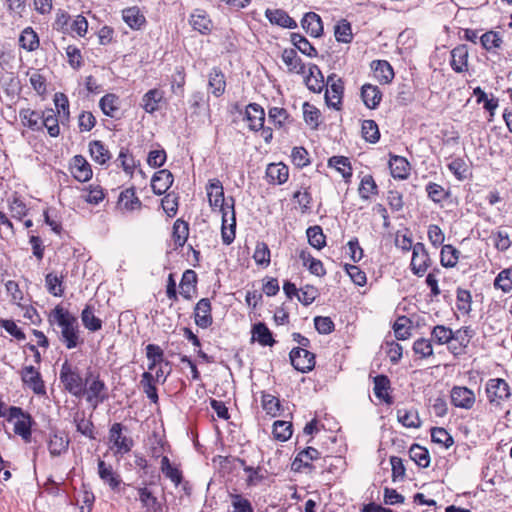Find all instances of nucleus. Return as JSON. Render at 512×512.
I'll use <instances>...</instances> for the list:
<instances>
[{
    "instance_id": "13",
    "label": "nucleus",
    "mask_w": 512,
    "mask_h": 512,
    "mask_svg": "<svg viewBox=\"0 0 512 512\" xmlns=\"http://www.w3.org/2000/svg\"><path fill=\"white\" fill-rule=\"evenodd\" d=\"M194 320L195 324L202 329H206L212 325L213 317L210 299L202 298L196 303L194 308Z\"/></svg>"
},
{
    "instance_id": "17",
    "label": "nucleus",
    "mask_w": 512,
    "mask_h": 512,
    "mask_svg": "<svg viewBox=\"0 0 512 512\" xmlns=\"http://www.w3.org/2000/svg\"><path fill=\"white\" fill-rule=\"evenodd\" d=\"M245 120L252 131L263 129L265 122L264 109L257 103H250L245 110Z\"/></svg>"
},
{
    "instance_id": "16",
    "label": "nucleus",
    "mask_w": 512,
    "mask_h": 512,
    "mask_svg": "<svg viewBox=\"0 0 512 512\" xmlns=\"http://www.w3.org/2000/svg\"><path fill=\"white\" fill-rule=\"evenodd\" d=\"M134 490L136 491L135 498L140 501L141 507L145 510V512L161 511V503L149 488L146 486L135 487Z\"/></svg>"
},
{
    "instance_id": "64",
    "label": "nucleus",
    "mask_w": 512,
    "mask_h": 512,
    "mask_svg": "<svg viewBox=\"0 0 512 512\" xmlns=\"http://www.w3.org/2000/svg\"><path fill=\"white\" fill-rule=\"evenodd\" d=\"M230 498L233 512H254V508L250 500L241 494H231Z\"/></svg>"
},
{
    "instance_id": "38",
    "label": "nucleus",
    "mask_w": 512,
    "mask_h": 512,
    "mask_svg": "<svg viewBox=\"0 0 512 512\" xmlns=\"http://www.w3.org/2000/svg\"><path fill=\"white\" fill-rule=\"evenodd\" d=\"M41 116L42 113L32 110L30 108H23L19 111V117L22 124L33 131L42 130Z\"/></svg>"
},
{
    "instance_id": "37",
    "label": "nucleus",
    "mask_w": 512,
    "mask_h": 512,
    "mask_svg": "<svg viewBox=\"0 0 512 512\" xmlns=\"http://www.w3.org/2000/svg\"><path fill=\"white\" fill-rule=\"evenodd\" d=\"M122 19L131 29L134 30L140 29L146 23L145 16L136 6L123 9Z\"/></svg>"
},
{
    "instance_id": "56",
    "label": "nucleus",
    "mask_w": 512,
    "mask_h": 512,
    "mask_svg": "<svg viewBox=\"0 0 512 512\" xmlns=\"http://www.w3.org/2000/svg\"><path fill=\"white\" fill-rule=\"evenodd\" d=\"M76 429L79 433L89 439H95V428L91 420L86 419L84 413H77L74 417Z\"/></svg>"
},
{
    "instance_id": "6",
    "label": "nucleus",
    "mask_w": 512,
    "mask_h": 512,
    "mask_svg": "<svg viewBox=\"0 0 512 512\" xmlns=\"http://www.w3.org/2000/svg\"><path fill=\"white\" fill-rule=\"evenodd\" d=\"M485 390L489 403L495 407H500L511 396L509 384L502 378L489 379Z\"/></svg>"
},
{
    "instance_id": "1",
    "label": "nucleus",
    "mask_w": 512,
    "mask_h": 512,
    "mask_svg": "<svg viewBox=\"0 0 512 512\" xmlns=\"http://www.w3.org/2000/svg\"><path fill=\"white\" fill-rule=\"evenodd\" d=\"M209 205L213 210L219 209L222 214L221 237L225 245H230L235 239L236 218L234 200L229 203L224 198L223 185L219 179H211L206 187Z\"/></svg>"
},
{
    "instance_id": "62",
    "label": "nucleus",
    "mask_w": 512,
    "mask_h": 512,
    "mask_svg": "<svg viewBox=\"0 0 512 512\" xmlns=\"http://www.w3.org/2000/svg\"><path fill=\"white\" fill-rule=\"evenodd\" d=\"M291 40L293 45L304 55L309 57L317 56V50L304 36L300 34H293Z\"/></svg>"
},
{
    "instance_id": "34",
    "label": "nucleus",
    "mask_w": 512,
    "mask_h": 512,
    "mask_svg": "<svg viewBox=\"0 0 512 512\" xmlns=\"http://www.w3.org/2000/svg\"><path fill=\"white\" fill-rule=\"evenodd\" d=\"M89 153L92 160L99 165H105L111 159V153L100 140H92L89 143Z\"/></svg>"
},
{
    "instance_id": "46",
    "label": "nucleus",
    "mask_w": 512,
    "mask_h": 512,
    "mask_svg": "<svg viewBox=\"0 0 512 512\" xmlns=\"http://www.w3.org/2000/svg\"><path fill=\"white\" fill-rule=\"evenodd\" d=\"M42 128L47 129L48 134L51 137H57L60 134L59 120L53 109H47L42 112L41 116Z\"/></svg>"
},
{
    "instance_id": "14",
    "label": "nucleus",
    "mask_w": 512,
    "mask_h": 512,
    "mask_svg": "<svg viewBox=\"0 0 512 512\" xmlns=\"http://www.w3.org/2000/svg\"><path fill=\"white\" fill-rule=\"evenodd\" d=\"M70 172L72 176L79 182H87L93 176L91 165L82 155H75L71 159Z\"/></svg>"
},
{
    "instance_id": "23",
    "label": "nucleus",
    "mask_w": 512,
    "mask_h": 512,
    "mask_svg": "<svg viewBox=\"0 0 512 512\" xmlns=\"http://www.w3.org/2000/svg\"><path fill=\"white\" fill-rule=\"evenodd\" d=\"M450 65L457 73L468 70V48L466 45L461 44L452 49Z\"/></svg>"
},
{
    "instance_id": "45",
    "label": "nucleus",
    "mask_w": 512,
    "mask_h": 512,
    "mask_svg": "<svg viewBox=\"0 0 512 512\" xmlns=\"http://www.w3.org/2000/svg\"><path fill=\"white\" fill-rule=\"evenodd\" d=\"M161 472L166 478H168L175 486H178L183 479L182 471L173 466L170 459L167 456L161 458Z\"/></svg>"
},
{
    "instance_id": "48",
    "label": "nucleus",
    "mask_w": 512,
    "mask_h": 512,
    "mask_svg": "<svg viewBox=\"0 0 512 512\" xmlns=\"http://www.w3.org/2000/svg\"><path fill=\"white\" fill-rule=\"evenodd\" d=\"M328 166L336 169L346 181L352 177V166L349 158L345 156L331 157L328 160Z\"/></svg>"
},
{
    "instance_id": "7",
    "label": "nucleus",
    "mask_w": 512,
    "mask_h": 512,
    "mask_svg": "<svg viewBox=\"0 0 512 512\" xmlns=\"http://www.w3.org/2000/svg\"><path fill=\"white\" fill-rule=\"evenodd\" d=\"M325 101L328 107L340 110L344 94V82L342 78L332 73L326 81Z\"/></svg>"
},
{
    "instance_id": "35",
    "label": "nucleus",
    "mask_w": 512,
    "mask_h": 512,
    "mask_svg": "<svg viewBox=\"0 0 512 512\" xmlns=\"http://www.w3.org/2000/svg\"><path fill=\"white\" fill-rule=\"evenodd\" d=\"M390 380L386 375H377L374 378V395L385 402L386 404H392L393 399L389 394Z\"/></svg>"
},
{
    "instance_id": "5",
    "label": "nucleus",
    "mask_w": 512,
    "mask_h": 512,
    "mask_svg": "<svg viewBox=\"0 0 512 512\" xmlns=\"http://www.w3.org/2000/svg\"><path fill=\"white\" fill-rule=\"evenodd\" d=\"M8 421L14 422V433L22 438L25 443H30L32 440V417L23 412L20 407L12 406L8 410Z\"/></svg>"
},
{
    "instance_id": "10",
    "label": "nucleus",
    "mask_w": 512,
    "mask_h": 512,
    "mask_svg": "<svg viewBox=\"0 0 512 512\" xmlns=\"http://www.w3.org/2000/svg\"><path fill=\"white\" fill-rule=\"evenodd\" d=\"M450 400L453 406L464 410L474 407L476 396L473 390L465 386H454L450 391Z\"/></svg>"
},
{
    "instance_id": "3",
    "label": "nucleus",
    "mask_w": 512,
    "mask_h": 512,
    "mask_svg": "<svg viewBox=\"0 0 512 512\" xmlns=\"http://www.w3.org/2000/svg\"><path fill=\"white\" fill-rule=\"evenodd\" d=\"M107 386L100 378L99 373L87 372L84 383V394L87 403L93 409H96L100 404L108 399Z\"/></svg>"
},
{
    "instance_id": "36",
    "label": "nucleus",
    "mask_w": 512,
    "mask_h": 512,
    "mask_svg": "<svg viewBox=\"0 0 512 512\" xmlns=\"http://www.w3.org/2000/svg\"><path fill=\"white\" fill-rule=\"evenodd\" d=\"M18 43L22 49L28 52L35 51L40 46L39 36L32 27H26L22 30Z\"/></svg>"
},
{
    "instance_id": "28",
    "label": "nucleus",
    "mask_w": 512,
    "mask_h": 512,
    "mask_svg": "<svg viewBox=\"0 0 512 512\" xmlns=\"http://www.w3.org/2000/svg\"><path fill=\"white\" fill-rule=\"evenodd\" d=\"M289 169L283 163H271L266 169V178L271 184H283L288 180Z\"/></svg>"
},
{
    "instance_id": "31",
    "label": "nucleus",
    "mask_w": 512,
    "mask_h": 512,
    "mask_svg": "<svg viewBox=\"0 0 512 512\" xmlns=\"http://www.w3.org/2000/svg\"><path fill=\"white\" fill-rule=\"evenodd\" d=\"M208 88L215 97L224 94L226 80L224 73L219 68H213L208 75Z\"/></svg>"
},
{
    "instance_id": "19",
    "label": "nucleus",
    "mask_w": 512,
    "mask_h": 512,
    "mask_svg": "<svg viewBox=\"0 0 512 512\" xmlns=\"http://www.w3.org/2000/svg\"><path fill=\"white\" fill-rule=\"evenodd\" d=\"M68 436L61 431H53L49 434L47 445L52 457L60 456L65 453L69 447Z\"/></svg>"
},
{
    "instance_id": "20",
    "label": "nucleus",
    "mask_w": 512,
    "mask_h": 512,
    "mask_svg": "<svg viewBox=\"0 0 512 512\" xmlns=\"http://www.w3.org/2000/svg\"><path fill=\"white\" fill-rule=\"evenodd\" d=\"M141 207L142 202L137 197L134 187L127 188L119 194L117 208L121 211L132 212L141 209Z\"/></svg>"
},
{
    "instance_id": "39",
    "label": "nucleus",
    "mask_w": 512,
    "mask_h": 512,
    "mask_svg": "<svg viewBox=\"0 0 512 512\" xmlns=\"http://www.w3.org/2000/svg\"><path fill=\"white\" fill-rule=\"evenodd\" d=\"M320 457V452L313 448L307 447L303 451L299 452L295 457L292 468L295 471H300L303 467H309L310 462L313 460H317Z\"/></svg>"
},
{
    "instance_id": "51",
    "label": "nucleus",
    "mask_w": 512,
    "mask_h": 512,
    "mask_svg": "<svg viewBox=\"0 0 512 512\" xmlns=\"http://www.w3.org/2000/svg\"><path fill=\"white\" fill-rule=\"evenodd\" d=\"M397 419L406 428H419L421 426L420 417L415 409H398Z\"/></svg>"
},
{
    "instance_id": "2",
    "label": "nucleus",
    "mask_w": 512,
    "mask_h": 512,
    "mask_svg": "<svg viewBox=\"0 0 512 512\" xmlns=\"http://www.w3.org/2000/svg\"><path fill=\"white\" fill-rule=\"evenodd\" d=\"M48 322L59 328V340L67 349H74L84 343L78 318L62 305H56L50 311Z\"/></svg>"
},
{
    "instance_id": "47",
    "label": "nucleus",
    "mask_w": 512,
    "mask_h": 512,
    "mask_svg": "<svg viewBox=\"0 0 512 512\" xmlns=\"http://www.w3.org/2000/svg\"><path fill=\"white\" fill-rule=\"evenodd\" d=\"M460 251L453 245H443L440 252V263L445 268H453L457 265Z\"/></svg>"
},
{
    "instance_id": "43",
    "label": "nucleus",
    "mask_w": 512,
    "mask_h": 512,
    "mask_svg": "<svg viewBox=\"0 0 512 512\" xmlns=\"http://www.w3.org/2000/svg\"><path fill=\"white\" fill-rule=\"evenodd\" d=\"M197 274L194 270H186L180 282V294L187 300L191 299L192 292L196 288Z\"/></svg>"
},
{
    "instance_id": "44",
    "label": "nucleus",
    "mask_w": 512,
    "mask_h": 512,
    "mask_svg": "<svg viewBox=\"0 0 512 512\" xmlns=\"http://www.w3.org/2000/svg\"><path fill=\"white\" fill-rule=\"evenodd\" d=\"M81 321L83 326L90 332H96L102 328V320L95 316L94 308L91 305H86L82 310Z\"/></svg>"
},
{
    "instance_id": "40",
    "label": "nucleus",
    "mask_w": 512,
    "mask_h": 512,
    "mask_svg": "<svg viewBox=\"0 0 512 512\" xmlns=\"http://www.w3.org/2000/svg\"><path fill=\"white\" fill-rule=\"evenodd\" d=\"M99 107L104 115L115 118L120 109V98L116 94L108 93L100 99Z\"/></svg>"
},
{
    "instance_id": "54",
    "label": "nucleus",
    "mask_w": 512,
    "mask_h": 512,
    "mask_svg": "<svg viewBox=\"0 0 512 512\" xmlns=\"http://www.w3.org/2000/svg\"><path fill=\"white\" fill-rule=\"evenodd\" d=\"M45 286L47 291L55 297H62L64 294L63 276L48 273L45 276Z\"/></svg>"
},
{
    "instance_id": "53",
    "label": "nucleus",
    "mask_w": 512,
    "mask_h": 512,
    "mask_svg": "<svg viewBox=\"0 0 512 512\" xmlns=\"http://www.w3.org/2000/svg\"><path fill=\"white\" fill-rule=\"evenodd\" d=\"M261 406L263 410L271 417L279 415L281 410L280 400L264 391L261 392Z\"/></svg>"
},
{
    "instance_id": "52",
    "label": "nucleus",
    "mask_w": 512,
    "mask_h": 512,
    "mask_svg": "<svg viewBox=\"0 0 512 512\" xmlns=\"http://www.w3.org/2000/svg\"><path fill=\"white\" fill-rule=\"evenodd\" d=\"M308 243L315 249L320 250L326 246V236L319 225L310 226L306 230Z\"/></svg>"
},
{
    "instance_id": "25",
    "label": "nucleus",
    "mask_w": 512,
    "mask_h": 512,
    "mask_svg": "<svg viewBox=\"0 0 512 512\" xmlns=\"http://www.w3.org/2000/svg\"><path fill=\"white\" fill-rule=\"evenodd\" d=\"M282 61L287 66L289 73L304 74L305 64L299 57L295 49H284L282 52Z\"/></svg>"
},
{
    "instance_id": "30",
    "label": "nucleus",
    "mask_w": 512,
    "mask_h": 512,
    "mask_svg": "<svg viewBox=\"0 0 512 512\" xmlns=\"http://www.w3.org/2000/svg\"><path fill=\"white\" fill-rule=\"evenodd\" d=\"M266 18L275 25L283 28L293 29L297 27V23L282 9H267L265 11Z\"/></svg>"
},
{
    "instance_id": "41",
    "label": "nucleus",
    "mask_w": 512,
    "mask_h": 512,
    "mask_svg": "<svg viewBox=\"0 0 512 512\" xmlns=\"http://www.w3.org/2000/svg\"><path fill=\"white\" fill-rule=\"evenodd\" d=\"M480 42L487 52L497 54L502 47L503 39L498 32L488 31L480 37Z\"/></svg>"
},
{
    "instance_id": "8",
    "label": "nucleus",
    "mask_w": 512,
    "mask_h": 512,
    "mask_svg": "<svg viewBox=\"0 0 512 512\" xmlns=\"http://www.w3.org/2000/svg\"><path fill=\"white\" fill-rule=\"evenodd\" d=\"M431 264L432 260L425 245L421 242L414 244L410 262V269L412 273L418 277H422L425 275Z\"/></svg>"
},
{
    "instance_id": "55",
    "label": "nucleus",
    "mask_w": 512,
    "mask_h": 512,
    "mask_svg": "<svg viewBox=\"0 0 512 512\" xmlns=\"http://www.w3.org/2000/svg\"><path fill=\"white\" fill-rule=\"evenodd\" d=\"M141 387L143 388L146 396L153 402H158V393L155 385L154 376L149 372H144L141 376L140 381Z\"/></svg>"
},
{
    "instance_id": "27",
    "label": "nucleus",
    "mask_w": 512,
    "mask_h": 512,
    "mask_svg": "<svg viewBox=\"0 0 512 512\" xmlns=\"http://www.w3.org/2000/svg\"><path fill=\"white\" fill-rule=\"evenodd\" d=\"M361 98L367 108L376 109L382 100V92L377 86L367 83L361 87Z\"/></svg>"
},
{
    "instance_id": "59",
    "label": "nucleus",
    "mask_w": 512,
    "mask_h": 512,
    "mask_svg": "<svg viewBox=\"0 0 512 512\" xmlns=\"http://www.w3.org/2000/svg\"><path fill=\"white\" fill-rule=\"evenodd\" d=\"M494 287L503 293L512 291V268L503 269L494 279Z\"/></svg>"
},
{
    "instance_id": "26",
    "label": "nucleus",
    "mask_w": 512,
    "mask_h": 512,
    "mask_svg": "<svg viewBox=\"0 0 512 512\" xmlns=\"http://www.w3.org/2000/svg\"><path fill=\"white\" fill-rule=\"evenodd\" d=\"M371 68L375 78L382 84H389L394 79V71L390 63L386 60H374Z\"/></svg>"
},
{
    "instance_id": "49",
    "label": "nucleus",
    "mask_w": 512,
    "mask_h": 512,
    "mask_svg": "<svg viewBox=\"0 0 512 512\" xmlns=\"http://www.w3.org/2000/svg\"><path fill=\"white\" fill-rule=\"evenodd\" d=\"M409 457L421 468H427L430 465L429 451L421 445L413 444L409 449Z\"/></svg>"
},
{
    "instance_id": "15",
    "label": "nucleus",
    "mask_w": 512,
    "mask_h": 512,
    "mask_svg": "<svg viewBox=\"0 0 512 512\" xmlns=\"http://www.w3.org/2000/svg\"><path fill=\"white\" fill-rule=\"evenodd\" d=\"M21 377L24 384L32 389L35 394L44 395L46 393L41 375L33 366L24 367L21 372Z\"/></svg>"
},
{
    "instance_id": "63",
    "label": "nucleus",
    "mask_w": 512,
    "mask_h": 512,
    "mask_svg": "<svg viewBox=\"0 0 512 512\" xmlns=\"http://www.w3.org/2000/svg\"><path fill=\"white\" fill-rule=\"evenodd\" d=\"M270 258L271 254L268 245L265 242H258L253 254L256 264L267 267L271 262Z\"/></svg>"
},
{
    "instance_id": "33",
    "label": "nucleus",
    "mask_w": 512,
    "mask_h": 512,
    "mask_svg": "<svg viewBox=\"0 0 512 512\" xmlns=\"http://www.w3.org/2000/svg\"><path fill=\"white\" fill-rule=\"evenodd\" d=\"M189 23L194 30L203 35L211 32L212 22L208 15L202 10H195L190 16Z\"/></svg>"
},
{
    "instance_id": "50",
    "label": "nucleus",
    "mask_w": 512,
    "mask_h": 512,
    "mask_svg": "<svg viewBox=\"0 0 512 512\" xmlns=\"http://www.w3.org/2000/svg\"><path fill=\"white\" fill-rule=\"evenodd\" d=\"M189 236L188 223L177 219L173 224L172 238L176 248L183 247Z\"/></svg>"
},
{
    "instance_id": "18",
    "label": "nucleus",
    "mask_w": 512,
    "mask_h": 512,
    "mask_svg": "<svg viewBox=\"0 0 512 512\" xmlns=\"http://www.w3.org/2000/svg\"><path fill=\"white\" fill-rule=\"evenodd\" d=\"M98 475L114 491L118 490L122 483L121 476L113 469L112 465L101 459L98 460Z\"/></svg>"
},
{
    "instance_id": "9",
    "label": "nucleus",
    "mask_w": 512,
    "mask_h": 512,
    "mask_svg": "<svg viewBox=\"0 0 512 512\" xmlns=\"http://www.w3.org/2000/svg\"><path fill=\"white\" fill-rule=\"evenodd\" d=\"M124 429L121 423H114L109 429V440L115 448V454L124 455L133 448V439L123 435Z\"/></svg>"
},
{
    "instance_id": "24",
    "label": "nucleus",
    "mask_w": 512,
    "mask_h": 512,
    "mask_svg": "<svg viewBox=\"0 0 512 512\" xmlns=\"http://www.w3.org/2000/svg\"><path fill=\"white\" fill-rule=\"evenodd\" d=\"M304 82L310 91H312L314 93L322 92V90L325 86V82H324V77L322 75V72L317 65H315V64L309 65L308 75L305 76Z\"/></svg>"
},
{
    "instance_id": "12",
    "label": "nucleus",
    "mask_w": 512,
    "mask_h": 512,
    "mask_svg": "<svg viewBox=\"0 0 512 512\" xmlns=\"http://www.w3.org/2000/svg\"><path fill=\"white\" fill-rule=\"evenodd\" d=\"M452 335V342L448 349L453 355L458 356L465 352L474 336V331L469 326H464L456 331H452Z\"/></svg>"
},
{
    "instance_id": "21",
    "label": "nucleus",
    "mask_w": 512,
    "mask_h": 512,
    "mask_svg": "<svg viewBox=\"0 0 512 512\" xmlns=\"http://www.w3.org/2000/svg\"><path fill=\"white\" fill-rule=\"evenodd\" d=\"M164 100V91L158 88L148 90L141 99V107L146 113L153 114L159 110Z\"/></svg>"
},
{
    "instance_id": "29",
    "label": "nucleus",
    "mask_w": 512,
    "mask_h": 512,
    "mask_svg": "<svg viewBox=\"0 0 512 512\" xmlns=\"http://www.w3.org/2000/svg\"><path fill=\"white\" fill-rule=\"evenodd\" d=\"M301 25L303 29L312 37H320L323 34V24L321 17L314 12L306 13L301 21Z\"/></svg>"
},
{
    "instance_id": "11",
    "label": "nucleus",
    "mask_w": 512,
    "mask_h": 512,
    "mask_svg": "<svg viewBox=\"0 0 512 512\" xmlns=\"http://www.w3.org/2000/svg\"><path fill=\"white\" fill-rule=\"evenodd\" d=\"M289 357L292 366L299 372L307 373L315 366V355L304 348H293Z\"/></svg>"
},
{
    "instance_id": "58",
    "label": "nucleus",
    "mask_w": 512,
    "mask_h": 512,
    "mask_svg": "<svg viewBox=\"0 0 512 512\" xmlns=\"http://www.w3.org/2000/svg\"><path fill=\"white\" fill-rule=\"evenodd\" d=\"M117 160L120 162L124 172L129 176L133 175L135 168L139 164L132 153H130L129 149L125 147L121 148Z\"/></svg>"
},
{
    "instance_id": "61",
    "label": "nucleus",
    "mask_w": 512,
    "mask_h": 512,
    "mask_svg": "<svg viewBox=\"0 0 512 512\" xmlns=\"http://www.w3.org/2000/svg\"><path fill=\"white\" fill-rule=\"evenodd\" d=\"M334 35L338 42L350 43L353 39L351 24L347 20H341L335 26Z\"/></svg>"
},
{
    "instance_id": "22",
    "label": "nucleus",
    "mask_w": 512,
    "mask_h": 512,
    "mask_svg": "<svg viewBox=\"0 0 512 512\" xmlns=\"http://www.w3.org/2000/svg\"><path fill=\"white\" fill-rule=\"evenodd\" d=\"M174 177L167 169L157 171L151 179V188L156 195L164 194L173 184Z\"/></svg>"
},
{
    "instance_id": "4",
    "label": "nucleus",
    "mask_w": 512,
    "mask_h": 512,
    "mask_svg": "<svg viewBox=\"0 0 512 512\" xmlns=\"http://www.w3.org/2000/svg\"><path fill=\"white\" fill-rule=\"evenodd\" d=\"M60 381L70 394L80 397L84 394V383L77 367L65 360L60 369Z\"/></svg>"
},
{
    "instance_id": "60",
    "label": "nucleus",
    "mask_w": 512,
    "mask_h": 512,
    "mask_svg": "<svg viewBox=\"0 0 512 512\" xmlns=\"http://www.w3.org/2000/svg\"><path fill=\"white\" fill-rule=\"evenodd\" d=\"M361 132L363 138L370 143L374 144L380 139L379 128L374 120H364L362 122Z\"/></svg>"
},
{
    "instance_id": "32",
    "label": "nucleus",
    "mask_w": 512,
    "mask_h": 512,
    "mask_svg": "<svg viewBox=\"0 0 512 512\" xmlns=\"http://www.w3.org/2000/svg\"><path fill=\"white\" fill-rule=\"evenodd\" d=\"M389 168L393 178L406 179L410 174L409 162L401 156H391L389 160Z\"/></svg>"
},
{
    "instance_id": "42",
    "label": "nucleus",
    "mask_w": 512,
    "mask_h": 512,
    "mask_svg": "<svg viewBox=\"0 0 512 512\" xmlns=\"http://www.w3.org/2000/svg\"><path fill=\"white\" fill-rule=\"evenodd\" d=\"M252 339L257 341L262 346H273L275 340L272 332L264 323H257L252 329Z\"/></svg>"
},
{
    "instance_id": "57",
    "label": "nucleus",
    "mask_w": 512,
    "mask_h": 512,
    "mask_svg": "<svg viewBox=\"0 0 512 512\" xmlns=\"http://www.w3.org/2000/svg\"><path fill=\"white\" fill-rule=\"evenodd\" d=\"M452 329L444 325H436L431 330L432 340L438 345L450 346L452 342Z\"/></svg>"
}]
</instances>
